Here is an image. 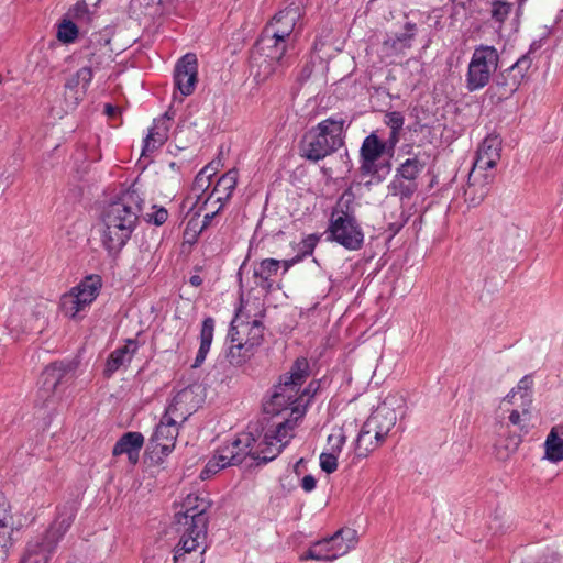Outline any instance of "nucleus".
<instances>
[{"mask_svg": "<svg viewBox=\"0 0 563 563\" xmlns=\"http://www.w3.org/2000/svg\"><path fill=\"white\" fill-rule=\"evenodd\" d=\"M209 507L208 501L203 498H199L196 495H188L183 504L184 511H179L175 515L177 522L181 523V519H192L195 512L205 514Z\"/></svg>", "mask_w": 563, "mask_h": 563, "instance_id": "nucleus-36", "label": "nucleus"}, {"mask_svg": "<svg viewBox=\"0 0 563 563\" xmlns=\"http://www.w3.org/2000/svg\"><path fill=\"white\" fill-rule=\"evenodd\" d=\"M214 320L211 317L206 318L202 321L200 331V346L196 355L192 367H199L206 360L207 354L210 351V346L213 339Z\"/></svg>", "mask_w": 563, "mask_h": 563, "instance_id": "nucleus-32", "label": "nucleus"}, {"mask_svg": "<svg viewBox=\"0 0 563 563\" xmlns=\"http://www.w3.org/2000/svg\"><path fill=\"white\" fill-rule=\"evenodd\" d=\"M345 120L330 117L311 128L301 142V155L319 162L338 152L344 145Z\"/></svg>", "mask_w": 563, "mask_h": 563, "instance_id": "nucleus-3", "label": "nucleus"}, {"mask_svg": "<svg viewBox=\"0 0 563 563\" xmlns=\"http://www.w3.org/2000/svg\"><path fill=\"white\" fill-rule=\"evenodd\" d=\"M78 26L70 19H63L57 27V40L62 43H74L78 37Z\"/></svg>", "mask_w": 563, "mask_h": 563, "instance_id": "nucleus-43", "label": "nucleus"}, {"mask_svg": "<svg viewBox=\"0 0 563 563\" xmlns=\"http://www.w3.org/2000/svg\"><path fill=\"white\" fill-rule=\"evenodd\" d=\"M213 168L208 165L203 167L195 177L191 194L195 195L196 201L195 205L200 203V201H205V198L208 196L206 194L207 188L211 184V177L213 175Z\"/></svg>", "mask_w": 563, "mask_h": 563, "instance_id": "nucleus-37", "label": "nucleus"}, {"mask_svg": "<svg viewBox=\"0 0 563 563\" xmlns=\"http://www.w3.org/2000/svg\"><path fill=\"white\" fill-rule=\"evenodd\" d=\"M229 336L232 343L228 353L229 362L233 365H242L253 355L254 350L246 349L244 346V339L235 335L234 332L230 331Z\"/></svg>", "mask_w": 563, "mask_h": 563, "instance_id": "nucleus-33", "label": "nucleus"}, {"mask_svg": "<svg viewBox=\"0 0 563 563\" xmlns=\"http://www.w3.org/2000/svg\"><path fill=\"white\" fill-rule=\"evenodd\" d=\"M352 203L351 192H344L340 197L331 216L329 233L331 240L347 250L356 251L363 245L364 233L355 219Z\"/></svg>", "mask_w": 563, "mask_h": 563, "instance_id": "nucleus-5", "label": "nucleus"}, {"mask_svg": "<svg viewBox=\"0 0 563 563\" xmlns=\"http://www.w3.org/2000/svg\"><path fill=\"white\" fill-rule=\"evenodd\" d=\"M427 166L421 155L406 158L396 168V174L388 185L391 196L398 197L401 202L409 201L419 189V178Z\"/></svg>", "mask_w": 563, "mask_h": 563, "instance_id": "nucleus-6", "label": "nucleus"}, {"mask_svg": "<svg viewBox=\"0 0 563 563\" xmlns=\"http://www.w3.org/2000/svg\"><path fill=\"white\" fill-rule=\"evenodd\" d=\"M360 170H361V174L364 176L375 174L377 172L376 161L362 159Z\"/></svg>", "mask_w": 563, "mask_h": 563, "instance_id": "nucleus-55", "label": "nucleus"}, {"mask_svg": "<svg viewBox=\"0 0 563 563\" xmlns=\"http://www.w3.org/2000/svg\"><path fill=\"white\" fill-rule=\"evenodd\" d=\"M100 287L101 280L98 276L85 278L62 296L59 302L62 312L68 318L76 319L97 298Z\"/></svg>", "mask_w": 563, "mask_h": 563, "instance_id": "nucleus-8", "label": "nucleus"}, {"mask_svg": "<svg viewBox=\"0 0 563 563\" xmlns=\"http://www.w3.org/2000/svg\"><path fill=\"white\" fill-rule=\"evenodd\" d=\"M56 548L57 544L43 533L35 536L27 541L20 563H49Z\"/></svg>", "mask_w": 563, "mask_h": 563, "instance_id": "nucleus-18", "label": "nucleus"}, {"mask_svg": "<svg viewBox=\"0 0 563 563\" xmlns=\"http://www.w3.org/2000/svg\"><path fill=\"white\" fill-rule=\"evenodd\" d=\"M530 383L531 380L529 379V377L525 376L522 379L519 380L517 387L511 389V391L504 398V401L514 404L516 397L519 395L522 405H525L526 402H530V395L528 393Z\"/></svg>", "mask_w": 563, "mask_h": 563, "instance_id": "nucleus-46", "label": "nucleus"}, {"mask_svg": "<svg viewBox=\"0 0 563 563\" xmlns=\"http://www.w3.org/2000/svg\"><path fill=\"white\" fill-rule=\"evenodd\" d=\"M223 208L222 205H219L216 209H211V210H208L207 212L203 211V221H202V229L207 228L212 219L214 218V216Z\"/></svg>", "mask_w": 563, "mask_h": 563, "instance_id": "nucleus-58", "label": "nucleus"}, {"mask_svg": "<svg viewBox=\"0 0 563 563\" xmlns=\"http://www.w3.org/2000/svg\"><path fill=\"white\" fill-rule=\"evenodd\" d=\"M153 211L146 213V219L150 223L162 225L168 219V212L163 207L153 206Z\"/></svg>", "mask_w": 563, "mask_h": 563, "instance_id": "nucleus-52", "label": "nucleus"}, {"mask_svg": "<svg viewBox=\"0 0 563 563\" xmlns=\"http://www.w3.org/2000/svg\"><path fill=\"white\" fill-rule=\"evenodd\" d=\"M280 269L279 260L264 258L254 266L253 276L257 279L256 285L262 289L269 291L273 288V277Z\"/></svg>", "mask_w": 563, "mask_h": 563, "instance_id": "nucleus-29", "label": "nucleus"}, {"mask_svg": "<svg viewBox=\"0 0 563 563\" xmlns=\"http://www.w3.org/2000/svg\"><path fill=\"white\" fill-rule=\"evenodd\" d=\"M331 545L335 560L349 553L356 544V533L352 529H340L332 537L325 539Z\"/></svg>", "mask_w": 563, "mask_h": 563, "instance_id": "nucleus-30", "label": "nucleus"}, {"mask_svg": "<svg viewBox=\"0 0 563 563\" xmlns=\"http://www.w3.org/2000/svg\"><path fill=\"white\" fill-rule=\"evenodd\" d=\"M179 424L181 423L164 415L151 439L154 449H159L164 455L169 454L175 448Z\"/></svg>", "mask_w": 563, "mask_h": 563, "instance_id": "nucleus-20", "label": "nucleus"}, {"mask_svg": "<svg viewBox=\"0 0 563 563\" xmlns=\"http://www.w3.org/2000/svg\"><path fill=\"white\" fill-rule=\"evenodd\" d=\"M303 260V255H296L289 260L279 261L280 267L284 269V274H286L295 264L301 262Z\"/></svg>", "mask_w": 563, "mask_h": 563, "instance_id": "nucleus-56", "label": "nucleus"}, {"mask_svg": "<svg viewBox=\"0 0 563 563\" xmlns=\"http://www.w3.org/2000/svg\"><path fill=\"white\" fill-rule=\"evenodd\" d=\"M183 529L179 531V541L181 547L190 545L201 549L205 545L208 531V516L195 512L192 519H181Z\"/></svg>", "mask_w": 563, "mask_h": 563, "instance_id": "nucleus-14", "label": "nucleus"}, {"mask_svg": "<svg viewBox=\"0 0 563 563\" xmlns=\"http://www.w3.org/2000/svg\"><path fill=\"white\" fill-rule=\"evenodd\" d=\"M529 404L530 402H526L525 405L521 404V410L514 409L510 411L508 419L512 426H517L522 429V422H525L529 417Z\"/></svg>", "mask_w": 563, "mask_h": 563, "instance_id": "nucleus-50", "label": "nucleus"}, {"mask_svg": "<svg viewBox=\"0 0 563 563\" xmlns=\"http://www.w3.org/2000/svg\"><path fill=\"white\" fill-rule=\"evenodd\" d=\"M67 19H74L80 24H90L92 21V14L89 11L88 4L81 0L74 4L68 11Z\"/></svg>", "mask_w": 563, "mask_h": 563, "instance_id": "nucleus-45", "label": "nucleus"}, {"mask_svg": "<svg viewBox=\"0 0 563 563\" xmlns=\"http://www.w3.org/2000/svg\"><path fill=\"white\" fill-rule=\"evenodd\" d=\"M218 206H219V203H217V205L211 203V205H209V207H208L207 209H205V208H202V201H200V203H198V205H195V203H194V206L190 208V210H194V208H195V207H197L196 214H197V216H200V213H201L202 211H206V212H207L208 210L216 209Z\"/></svg>", "mask_w": 563, "mask_h": 563, "instance_id": "nucleus-59", "label": "nucleus"}, {"mask_svg": "<svg viewBox=\"0 0 563 563\" xmlns=\"http://www.w3.org/2000/svg\"><path fill=\"white\" fill-rule=\"evenodd\" d=\"M238 184V170L230 169L223 174L217 181L213 190L208 194L202 202V208L207 209L211 203L224 206L225 201L231 197Z\"/></svg>", "mask_w": 563, "mask_h": 563, "instance_id": "nucleus-25", "label": "nucleus"}, {"mask_svg": "<svg viewBox=\"0 0 563 563\" xmlns=\"http://www.w3.org/2000/svg\"><path fill=\"white\" fill-rule=\"evenodd\" d=\"M107 46L108 42L99 47L92 45L85 47L84 54L91 67L99 69L110 58Z\"/></svg>", "mask_w": 563, "mask_h": 563, "instance_id": "nucleus-41", "label": "nucleus"}, {"mask_svg": "<svg viewBox=\"0 0 563 563\" xmlns=\"http://www.w3.org/2000/svg\"><path fill=\"white\" fill-rule=\"evenodd\" d=\"M201 401V387L199 385L187 386L176 393L164 415L184 423L197 410Z\"/></svg>", "mask_w": 563, "mask_h": 563, "instance_id": "nucleus-10", "label": "nucleus"}, {"mask_svg": "<svg viewBox=\"0 0 563 563\" xmlns=\"http://www.w3.org/2000/svg\"><path fill=\"white\" fill-rule=\"evenodd\" d=\"M295 422L285 421L277 426L275 431L267 432L255 439L252 431L241 433L231 443L217 450L200 473L201 479H208L227 466L239 465L249 456L257 465L266 464L277 457L291 440Z\"/></svg>", "mask_w": 563, "mask_h": 563, "instance_id": "nucleus-1", "label": "nucleus"}, {"mask_svg": "<svg viewBox=\"0 0 563 563\" xmlns=\"http://www.w3.org/2000/svg\"><path fill=\"white\" fill-rule=\"evenodd\" d=\"M514 3L510 0H492L490 1V15L492 19L503 24L510 15Z\"/></svg>", "mask_w": 563, "mask_h": 563, "instance_id": "nucleus-42", "label": "nucleus"}, {"mask_svg": "<svg viewBox=\"0 0 563 563\" xmlns=\"http://www.w3.org/2000/svg\"><path fill=\"white\" fill-rule=\"evenodd\" d=\"M308 376L309 363L307 358H297L290 371L280 378V382L275 387L271 399L264 404V411L267 415L278 416L284 410L290 408L291 415L296 413L297 416L292 419L287 418L284 422L291 420L295 422L294 428H296L297 419L303 415V410L300 409L302 406L299 401L298 393ZM280 423H283V421L277 422L273 428L268 429L264 435L267 432L275 431L277 426ZM291 435L294 437V431H291Z\"/></svg>", "mask_w": 563, "mask_h": 563, "instance_id": "nucleus-2", "label": "nucleus"}, {"mask_svg": "<svg viewBox=\"0 0 563 563\" xmlns=\"http://www.w3.org/2000/svg\"><path fill=\"white\" fill-rule=\"evenodd\" d=\"M346 441V437L344 435L342 430H338L331 433L328 437V444L330 446V452L339 455L342 451V448Z\"/></svg>", "mask_w": 563, "mask_h": 563, "instance_id": "nucleus-48", "label": "nucleus"}, {"mask_svg": "<svg viewBox=\"0 0 563 563\" xmlns=\"http://www.w3.org/2000/svg\"><path fill=\"white\" fill-rule=\"evenodd\" d=\"M26 311L24 305L18 303L14 306L13 310L11 311L10 317L8 318V327L10 329H16L19 328L21 331H26L29 329L27 320H25V324H19L18 314L21 311Z\"/></svg>", "mask_w": 563, "mask_h": 563, "instance_id": "nucleus-53", "label": "nucleus"}, {"mask_svg": "<svg viewBox=\"0 0 563 563\" xmlns=\"http://www.w3.org/2000/svg\"><path fill=\"white\" fill-rule=\"evenodd\" d=\"M385 151V143L377 135L371 134L363 141L361 147V158L366 161H377Z\"/></svg>", "mask_w": 563, "mask_h": 563, "instance_id": "nucleus-39", "label": "nucleus"}, {"mask_svg": "<svg viewBox=\"0 0 563 563\" xmlns=\"http://www.w3.org/2000/svg\"><path fill=\"white\" fill-rule=\"evenodd\" d=\"M139 350V343L134 339H128L125 345L115 349L108 357L104 375L107 377L112 376L120 367L129 364L136 351Z\"/></svg>", "mask_w": 563, "mask_h": 563, "instance_id": "nucleus-27", "label": "nucleus"}, {"mask_svg": "<svg viewBox=\"0 0 563 563\" xmlns=\"http://www.w3.org/2000/svg\"><path fill=\"white\" fill-rule=\"evenodd\" d=\"M385 123L391 130V136L397 137L404 126L405 118L399 111H390L385 114Z\"/></svg>", "mask_w": 563, "mask_h": 563, "instance_id": "nucleus-47", "label": "nucleus"}, {"mask_svg": "<svg viewBox=\"0 0 563 563\" xmlns=\"http://www.w3.org/2000/svg\"><path fill=\"white\" fill-rule=\"evenodd\" d=\"M382 443V441L376 440V434L369 431L366 423H364L355 441V453L358 457H365Z\"/></svg>", "mask_w": 563, "mask_h": 563, "instance_id": "nucleus-35", "label": "nucleus"}, {"mask_svg": "<svg viewBox=\"0 0 563 563\" xmlns=\"http://www.w3.org/2000/svg\"><path fill=\"white\" fill-rule=\"evenodd\" d=\"M531 66V59L522 56L512 66L501 73L498 86L503 88L504 95H512L521 85L527 70Z\"/></svg>", "mask_w": 563, "mask_h": 563, "instance_id": "nucleus-24", "label": "nucleus"}, {"mask_svg": "<svg viewBox=\"0 0 563 563\" xmlns=\"http://www.w3.org/2000/svg\"><path fill=\"white\" fill-rule=\"evenodd\" d=\"M174 81L181 96H190L198 81V60L195 54L184 55L176 64Z\"/></svg>", "mask_w": 563, "mask_h": 563, "instance_id": "nucleus-13", "label": "nucleus"}, {"mask_svg": "<svg viewBox=\"0 0 563 563\" xmlns=\"http://www.w3.org/2000/svg\"><path fill=\"white\" fill-rule=\"evenodd\" d=\"M141 212V198L136 191H126L110 203L102 214V222H112L135 230Z\"/></svg>", "mask_w": 563, "mask_h": 563, "instance_id": "nucleus-9", "label": "nucleus"}, {"mask_svg": "<svg viewBox=\"0 0 563 563\" xmlns=\"http://www.w3.org/2000/svg\"><path fill=\"white\" fill-rule=\"evenodd\" d=\"M301 16V8L291 3L285 9L278 11L263 31L288 43Z\"/></svg>", "mask_w": 563, "mask_h": 563, "instance_id": "nucleus-11", "label": "nucleus"}, {"mask_svg": "<svg viewBox=\"0 0 563 563\" xmlns=\"http://www.w3.org/2000/svg\"><path fill=\"white\" fill-rule=\"evenodd\" d=\"M496 173H481L471 169L464 188V201L468 207L481 205L490 190Z\"/></svg>", "mask_w": 563, "mask_h": 563, "instance_id": "nucleus-15", "label": "nucleus"}, {"mask_svg": "<svg viewBox=\"0 0 563 563\" xmlns=\"http://www.w3.org/2000/svg\"><path fill=\"white\" fill-rule=\"evenodd\" d=\"M302 462H303V459H300V460L296 463V465H295V472H296V473H299V471H300V465H301V463H302Z\"/></svg>", "mask_w": 563, "mask_h": 563, "instance_id": "nucleus-62", "label": "nucleus"}, {"mask_svg": "<svg viewBox=\"0 0 563 563\" xmlns=\"http://www.w3.org/2000/svg\"><path fill=\"white\" fill-rule=\"evenodd\" d=\"M520 442V435L510 434L501 424L494 442L493 453L498 461H507L518 450Z\"/></svg>", "mask_w": 563, "mask_h": 563, "instance_id": "nucleus-28", "label": "nucleus"}, {"mask_svg": "<svg viewBox=\"0 0 563 563\" xmlns=\"http://www.w3.org/2000/svg\"><path fill=\"white\" fill-rule=\"evenodd\" d=\"M13 515L11 504L3 493L0 492V563H4L9 558L13 545Z\"/></svg>", "mask_w": 563, "mask_h": 563, "instance_id": "nucleus-19", "label": "nucleus"}, {"mask_svg": "<svg viewBox=\"0 0 563 563\" xmlns=\"http://www.w3.org/2000/svg\"><path fill=\"white\" fill-rule=\"evenodd\" d=\"M173 117L169 112H165L158 119H155L148 134L144 139L142 155L145 156L150 153L162 147L168 140L169 130L172 126Z\"/></svg>", "mask_w": 563, "mask_h": 563, "instance_id": "nucleus-23", "label": "nucleus"}, {"mask_svg": "<svg viewBox=\"0 0 563 563\" xmlns=\"http://www.w3.org/2000/svg\"><path fill=\"white\" fill-rule=\"evenodd\" d=\"M501 139L498 135H487L479 144L472 169L481 173H496L500 161Z\"/></svg>", "mask_w": 563, "mask_h": 563, "instance_id": "nucleus-12", "label": "nucleus"}, {"mask_svg": "<svg viewBox=\"0 0 563 563\" xmlns=\"http://www.w3.org/2000/svg\"><path fill=\"white\" fill-rule=\"evenodd\" d=\"M301 560L333 561L335 554H332L331 545L323 539L312 544L309 550L301 555Z\"/></svg>", "mask_w": 563, "mask_h": 563, "instance_id": "nucleus-40", "label": "nucleus"}, {"mask_svg": "<svg viewBox=\"0 0 563 563\" xmlns=\"http://www.w3.org/2000/svg\"><path fill=\"white\" fill-rule=\"evenodd\" d=\"M231 332L244 339V346L246 349L257 347L264 338V325L260 320L249 322L245 320L243 309L240 308L231 322Z\"/></svg>", "mask_w": 563, "mask_h": 563, "instance_id": "nucleus-16", "label": "nucleus"}, {"mask_svg": "<svg viewBox=\"0 0 563 563\" xmlns=\"http://www.w3.org/2000/svg\"><path fill=\"white\" fill-rule=\"evenodd\" d=\"M101 243L108 255L117 257L130 240L133 230L112 222H102Z\"/></svg>", "mask_w": 563, "mask_h": 563, "instance_id": "nucleus-21", "label": "nucleus"}, {"mask_svg": "<svg viewBox=\"0 0 563 563\" xmlns=\"http://www.w3.org/2000/svg\"><path fill=\"white\" fill-rule=\"evenodd\" d=\"M76 515L77 507L75 503H66L59 506L54 521L43 534L58 545L59 541L71 527Z\"/></svg>", "mask_w": 563, "mask_h": 563, "instance_id": "nucleus-22", "label": "nucleus"}, {"mask_svg": "<svg viewBox=\"0 0 563 563\" xmlns=\"http://www.w3.org/2000/svg\"><path fill=\"white\" fill-rule=\"evenodd\" d=\"M398 416L396 410L384 401L365 421L366 428L376 434V440L384 442L396 426Z\"/></svg>", "mask_w": 563, "mask_h": 563, "instance_id": "nucleus-17", "label": "nucleus"}, {"mask_svg": "<svg viewBox=\"0 0 563 563\" xmlns=\"http://www.w3.org/2000/svg\"><path fill=\"white\" fill-rule=\"evenodd\" d=\"M561 15H562V18H563V10L561 11Z\"/></svg>", "mask_w": 563, "mask_h": 563, "instance_id": "nucleus-63", "label": "nucleus"}, {"mask_svg": "<svg viewBox=\"0 0 563 563\" xmlns=\"http://www.w3.org/2000/svg\"><path fill=\"white\" fill-rule=\"evenodd\" d=\"M144 444V437L140 432H126L114 444L112 454L119 456L126 454L129 462L135 465L139 461L140 451Z\"/></svg>", "mask_w": 563, "mask_h": 563, "instance_id": "nucleus-26", "label": "nucleus"}, {"mask_svg": "<svg viewBox=\"0 0 563 563\" xmlns=\"http://www.w3.org/2000/svg\"><path fill=\"white\" fill-rule=\"evenodd\" d=\"M319 242V236L317 234H309L299 243V253L297 255L306 256L312 255L317 244Z\"/></svg>", "mask_w": 563, "mask_h": 563, "instance_id": "nucleus-49", "label": "nucleus"}, {"mask_svg": "<svg viewBox=\"0 0 563 563\" xmlns=\"http://www.w3.org/2000/svg\"><path fill=\"white\" fill-rule=\"evenodd\" d=\"M117 112H118V108H117V107H114V106H112V104H110V103H107V104L104 106V113H106L108 117L112 118V117H114V115L117 114Z\"/></svg>", "mask_w": 563, "mask_h": 563, "instance_id": "nucleus-60", "label": "nucleus"}, {"mask_svg": "<svg viewBox=\"0 0 563 563\" xmlns=\"http://www.w3.org/2000/svg\"><path fill=\"white\" fill-rule=\"evenodd\" d=\"M189 283L192 286L198 287L202 284V278L199 275H192L189 279Z\"/></svg>", "mask_w": 563, "mask_h": 563, "instance_id": "nucleus-61", "label": "nucleus"}, {"mask_svg": "<svg viewBox=\"0 0 563 563\" xmlns=\"http://www.w3.org/2000/svg\"><path fill=\"white\" fill-rule=\"evenodd\" d=\"M207 547L197 549L190 545L181 547L178 542L174 550V563H203V553Z\"/></svg>", "mask_w": 563, "mask_h": 563, "instance_id": "nucleus-38", "label": "nucleus"}, {"mask_svg": "<svg viewBox=\"0 0 563 563\" xmlns=\"http://www.w3.org/2000/svg\"><path fill=\"white\" fill-rule=\"evenodd\" d=\"M68 374L69 366H65L64 364L54 363L47 366L42 373L43 388L47 393H54Z\"/></svg>", "mask_w": 563, "mask_h": 563, "instance_id": "nucleus-31", "label": "nucleus"}, {"mask_svg": "<svg viewBox=\"0 0 563 563\" xmlns=\"http://www.w3.org/2000/svg\"><path fill=\"white\" fill-rule=\"evenodd\" d=\"M545 456L552 462H559L563 460V431L560 432L559 428L554 427L551 429L547 437L545 443Z\"/></svg>", "mask_w": 563, "mask_h": 563, "instance_id": "nucleus-34", "label": "nucleus"}, {"mask_svg": "<svg viewBox=\"0 0 563 563\" xmlns=\"http://www.w3.org/2000/svg\"><path fill=\"white\" fill-rule=\"evenodd\" d=\"M498 63L499 54L494 46H476L467 67L466 88L475 91L488 85L492 75L497 70Z\"/></svg>", "mask_w": 563, "mask_h": 563, "instance_id": "nucleus-7", "label": "nucleus"}, {"mask_svg": "<svg viewBox=\"0 0 563 563\" xmlns=\"http://www.w3.org/2000/svg\"><path fill=\"white\" fill-rule=\"evenodd\" d=\"M93 78V67L90 65L81 67L74 77L66 82V88H74L81 85L82 93H85Z\"/></svg>", "mask_w": 563, "mask_h": 563, "instance_id": "nucleus-44", "label": "nucleus"}, {"mask_svg": "<svg viewBox=\"0 0 563 563\" xmlns=\"http://www.w3.org/2000/svg\"><path fill=\"white\" fill-rule=\"evenodd\" d=\"M317 486V481L312 475H306L301 479V487L305 492L310 493Z\"/></svg>", "mask_w": 563, "mask_h": 563, "instance_id": "nucleus-57", "label": "nucleus"}, {"mask_svg": "<svg viewBox=\"0 0 563 563\" xmlns=\"http://www.w3.org/2000/svg\"><path fill=\"white\" fill-rule=\"evenodd\" d=\"M318 383L311 382L307 388H305L301 393H298L299 401L302 407H305L310 401V399L318 390Z\"/></svg>", "mask_w": 563, "mask_h": 563, "instance_id": "nucleus-54", "label": "nucleus"}, {"mask_svg": "<svg viewBox=\"0 0 563 563\" xmlns=\"http://www.w3.org/2000/svg\"><path fill=\"white\" fill-rule=\"evenodd\" d=\"M288 43L263 31L251 54V66L257 82H264L286 66Z\"/></svg>", "mask_w": 563, "mask_h": 563, "instance_id": "nucleus-4", "label": "nucleus"}, {"mask_svg": "<svg viewBox=\"0 0 563 563\" xmlns=\"http://www.w3.org/2000/svg\"><path fill=\"white\" fill-rule=\"evenodd\" d=\"M338 456L334 453L331 452H323L320 454V466L322 471H324L328 474L333 473L338 468Z\"/></svg>", "mask_w": 563, "mask_h": 563, "instance_id": "nucleus-51", "label": "nucleus"}]
</instances>
